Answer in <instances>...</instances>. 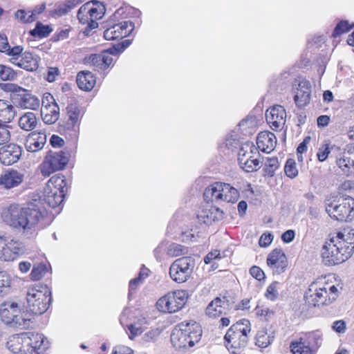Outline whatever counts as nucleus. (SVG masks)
<instances>
[{
  "mask_svg": "<svg viewBox=\"0 0 354 354\" xmlns=\"http://www.w3.org/2000/svg\"><path fill=\"white\" fill-rule=\"evenodd\" d=\"M41 201L30 203L27 207L18 204H10L4 207L1 213L3 222L12 229L28 238H34L37 235V227L42 218Z\"/></svg>",
  "mask_w": 354,
  "mask_h": 354,
  "instance_id": "1",
  "label": "nucleus"
},
{
  "mask_svg": "<svg viewBox=\"0 0 354 354\" xmlns=\"http://www.w3.org/2000/svg\"><path fill=\"white\" fill-rule=\"evenodd\" d=\"M354 252V230H344L337 232L323 246L322 256L326 265H335L344 262Z\"/></svg>",
  "mask_w": 354,
  "mask_h": 354,
  "instance_id": "2",
  "label": "nucleus"
},
{
  "mask_svg": "<svg viewBox=\"0 0 354 354\" xmlns=\"http://www.w3.org/2000/svg\"><path fill=\"white\" fill-rule=\"evenodd\" d=\"M339 295L337 288L335 285L328 284L320 286L318 283H312L304 297L306 303L313 307L328 306L337 299Z\"/></svg>",
  "mask_w": 354,
  "mask_h": 354,
  "instance_id": "3",
  "label": "nucleus"
},
{
  "mask_svg": "<svg viewBox=\"0 0 354 354\" xmlns=\"http://www.w3.org/2000/svg\"><path fill=\"white\" fill-rule=\"evenodd\" d=\"M26 315L21 312L18 303L15 301L6 300L0 304V318L6 325L21 329L28 328L31 319L26 317Z\"/></svg>",
  "mask_w": 354,
  "mask_h": 354,
  "instance_id": "4",
  "label": "nucleus"
},
{
  "mask_svg": "<svg viewBox=\"0 0 354 354\" xmlns=\"http://www.w3.org/2000/svg\"><path fill=\"white\" fill-rule=\"evenodd\" d=\"M26 300L29 310L40 315L47 310L51 302V292L47 286L36 285L28 289Z\"/></svg>",
  "mask_w": 354,
  "mask_h": 354,
  "instance_id": "5",
  "label": "nucleus"
},
{
  "mask_svg": "<svg viewBox=\"0 0 354 354\" xmlns=\"http://www.w3.org/2000/svg\"><path fill=\"white\" fill-rule=\"evenodd\" d=\"M203 197L207 202L233 203L239 199V192L228 183L216 182L205 189Z\"/></svg>",
  "mask_w": 354,
  "mask_h": 354,
  "instance_id": "6",
  "label": "nucleus"
},
{
  "mask_svg": "<svg viewBox=\"0 0 354 354\" xmlns=\"http://www.w3.org/2000/svg\"><path fill=\"white\" fill-rule=\"evenodd\" d=\"M251 331V325L249 320L243 319L231 326L225 335L224 339L226 347L232 348H245L248 342V334Z\"/></svg>",
  "mask_w": 354,
  "mask_h": 354,
  "instance_id": "7",
  "label": "nucleus"
},
{
  "mask_svg": "<svg viewBox=\"0 0 354 354\" xmlns=\"http://www.w3.org/2000/svg\"><path fill=\"white\" fill-rule=\"evenodd\" d=\"M326 211L337 221H352L354 218V198L351 196L342 198L337 203L327 205Z\"/></svg>",
  "mask_w": 354,
  "mask_h": 354,
  "instance_id": "8",
  "label": "nucleus"
},
{
  "mask_svg": "<svg viewBox=\"0 0 354 354\" xmlns=\"http://www.w3.org/2000/svg\"><path fill=\"white\" fill-rule=\"evenodd\" d=\"M187 298V293L185 290H178L168 292L160 298L156 303V306L162 312L176 313L185 306Z\"/></svg>",
  "mask_w": 354,
  "mask_h": 354,
  "instance_id": "9",
  "label": "nucleus"
},
{
  "mask_svg": "<svg viewBox=\"0 0 354 354\" xmlns=\"http://www.w3.org/2000/svg\"><path fill=\"white\" fill-rule=\"evenodd\" d=\"M24 252L23 243L11 236L0 232V259L13 261Z\"/></svg>",
  "mask_w": 354,
  "mask_h": 354,
  "instance_id": "10",
  "label": "nucleus"
},
{
  "mask_svg": "<svg viewBox=\"0 0 354 354\" xmlns=\"http://www.w3.org/2000/svg\"><path fill=\"white\" fill-rule=\"evenodd\" d=\"M195 267V259L192 257H183L176 259L170 266L169 276L177 283L185 282Z\"/></svg>",
  "mask_w": 354,
  "mask_h": 354,
  "instance_id": "11",
  "label": "nucleus"
},
{
  "mask_svg": "<svg viewBox=\"0 0 354 354\" xmlns=\"http://www.w3.org/2000/svg\"><path fill=\"white\" fill-rule=\"evenodd\" d=\"M68 162V157L65 152H51L41 165V172L44 176H49L52 173L63 169Z\"/></svg>",
  "mask_w": 354,
  "mask_h": 354,
  "instance_id": "12",
  "label": "nucleus"
},
{
  "mask_svg": "<svg viewBox=\"0 0 354 354\" xmlns=\"http://www.w3.org/2000/svg\"><path fill=\"white\" fill-rule=\"evenodd\" d=\"M27 354H41L48 347L49 342L43 335L37 333H24Z\"/></svg>",
  "mask_w": 354,
  "mask_h": 354,
  "instance_id": "13",
  "label": "nucleus"
},
{
  "mask_svg": "<svg viewBox=\"0 0 354 354\" xmlns=\"http://www.w3.org/2000/svg\"><path fill=\"white\" fill-rule=\"evenodd\" d=\"M266 119L272 130L280 131L286 124V109L281 105L271 106L266 112Z\"/></svg>",
  "mask_w": 354,
  "mask_h": 354,
  "instance_id": "14",
  "label": "nucleus"
},
{
  "mask_svg": "<svg viewBox=\"0 0 354 354\" xmlns=\"http://www.w3.org/2000/svg\"><path fill=\"white\" fill-rule=\"evenodd\" d=\"M134 29V24L130 21H124L113 24L104 32V37L106 40L122 39L129 35Z\"/></svg>",
  "mask_w": 354,
  "mask_h": 354,
  "instance_id": "15",
  "label": "nucleus"
},
{
  "mask_svg": "<svg viewBox=\"0 0 354 354\" xmlns=\"http://www.w3.org/2000/svg\"><path fill=\"white\" fill-rule=\"evenodd\" d=\"M266 263L274 274H280L285 272L288 267V259L281 249L276 248L268 254Z\"/></svg>",
  "mask_w": 354,
  "mask_h": 354,
  "instance_id": "16",
  "label": "nucleus"
},
{
  "mask_svg": "<svg viewBox=\"0 0 354 354\" xmlns=\"http://www.w3.org/2000/svg\"><path fill=\"white\" fill-rule=\"evenodd\" d=\"M233 302H230L226 297H216L206 308V314L209 317H218L223 314H226V311L231 308Z\"/></svg>",
  "mask_w": 354,
  "mask_h": 354,
  "instance_id": "17",
  "label": "nucleus"
},
{
  "mask_svg": "<svg viewBox=\"0 0 354 354\" xmlns=\"http://www.w3.org/2000/svg\"><path fill=\"white\" fill-rule=\"evenodd\" d=\"M22 148L15 144H10L0 149V161L5 165H12L19 160Z\"/></svg>",
  "mask_w": 354,
  "mask_h": 354,
  "instance_id": "18",
  "label": "nucleus"
},
{
  "mask_svg": "<svg viewBox=\"0 0 354 354\" xmlns=\"http://www.w3.org/2000/svg\"><path fill=\"white\" fill-rule=\"evenodd\" d=\"M24 180V173L14 169L7 170L0 176V186L7 189H11L19 186Z\"/></svg>",
  "mask_w": 354,
  "mask_h": 354,
  "instance_id": "19",
  "label": "nucleus"
},
{
  "mask_svg": "<svg viewBox=\"0 0 354 354\" xmlns=\"http://www.w3.org/2000/svg\"><path fill=\"white\" fill-rule=\"evenodd\" d=\"M118 50L116 48H110L100 54L91 55L89 57L90 63L96 67L97 70H106L113 62L111 55Z\"/></svg>",
  "mask_w": 354,
  "mask_h": 354,
  "instance_id": "20",
  "label": "nucleus"
},
{
  "mask_svg": "<svg viewBox=\"0 0 354 354\" xmlns=\"http://www.w3.org/2000/svg\"><path fill=\"white\" fill-rule=\"evenodd\" d=\"M187 326V324H184L183 322L180 323L174 328L171 334V342L176 348H185L189 345Z\"/></svg>",
  "mask_w": 354,
  "mask_h": 354,
  "instance_id": "21",
  "label": "nucleus"
},
{
  "mask_svg": "<svg viewBox=\"0 0 354 354\" xmlns=\"http://www.w3.org/2000/svg\"><path fill=\"white\" fill-rule=\"evenodd\" d=\"M310 83L306 80H301L298 84L297 93L295 95V102L298 107H304L310 102Z\"/></svg>",
  "mask_w": 354,
  "mask_h": 354,
  "instance_id": "22",
  "label": "nucleus"
},
{
  "mask_svg": "<svg viewBox=\"0 0 354 354\" xmlns=\"http://www.w3.org/2000/svg\"><path fill=\"white\" fill-rule=\"evenodd\" d=\"M17 59L14 62L12 57L10 58V61L12 64L18 66L19 67L24 68L26 71H32L38 68V62L32 54L30 52H21L18 56H16Z\"/></svg>",
  "mask_w": 354,
  "mask_h": 354,
  "instance_id": "23",
  "label": "nucleus"
},
{
  "mask_svg": "<svg viewBox=\"0 0 354 354\" xmlns=\"http://www.w3.org/2000/svg\"><path fill=\"white\" fill-rule=\"evenodd\" d=\"M13 99L18 106L24 109L37 110L40 105L39 98L22 90V93L14 94Z\"/></svg>",
  "mask_w": 354,
  "mask_h": 354,
  "instance_id": "24",
  "label": "nucleus"
},
{
  "mask_svg": "<svg viewBox=\"0 0 354 354\" xmlns=\"http://www.w3.org/2000/svg\"><path fill=\"white\" fill-rule=\"evenodd\" d=\"M336 166L341 170L343 174L349 176L354 174V167L344 149L339 147V151L335 156Z\"/></svg>",
  "mask_w": 354,
  "mask_h": 354,
  "instance_id": "25",
  "label": "nucleus"
},
{
  "mask_svg": "<svg viewBox=\"0 0 354 354\" xmlns=\"http://www.w3.org/2000/svg\"><path fill=\"white\" fill-rule=\"evenodd\" d=\"M46 142V135L41 132H32L29 134L26 142V148L28 151L36 152L43 149Z\"/></svg>",
  "mask_w": 354,
  "mask_h": 354,
  "instance_id": "26",
  "label": "nucleus"
},
{
  "mask_svg": "<svg viewBox=\"0 0 354 354\" xmlns=\"http://www.w3.org/2000/svg\"><path fill=\"white\" fill-rule=\"evenodd\" d=\"M277 139L273 133L269 131L260 132L257 138L258 148L262 151L269 153L272 151L276 145Z\"/></svg>",
  "mask_w": 354,
  "mask_h": 354,
  "instance_id": "27",
  "label": "nucleus"
},
{
  "mask_svg": "<svg viewBox=\"0 0 354 354\" xmlns=\"http://www.w3.org/2000/svg\"><path fill=\"white\" fill-rule=\"evenodd\" d=\"M65 196L64 191H58L57 189H51L50 187H45L44 192V201L51 207L59 206L63 201Z\"/></svg>",
  "mask_w": 354,
  "mask_h": 354,
  "instance_id": "28",
  "label": "nucleus"
},
{
  "mask_svg": "<svg viewBox=\"0 0 354 354\" xmlns=\"http://www.w3.org/2000/svg\"><path fill=\"white\" fill-rule=\"evenodd\" d=\"M259 152L258 148L252 142H245L241 143L238 153V161L239 163L244 161L245 163L246 159L254 158V156H259Z\"/></svg>",
  "mask_w": 354,
  "mask_h": 354,
  "instance_id": "29",
  "label": "nucleus"
},
{
  "mask_svg": "<svg viewBox=\"0 0 354 354\" xmlns=\"http://www.w3.org/2000/svg\"><path fill=\"white\" fill-rule=\"evenodd\" d=\"M306 341L310 348L315 354L323 342V334L319 330H316L305 333L301 336Z\"/></svg>",
  "mask_w": 354,
  "mask_h": 354,
  "instance_id": "30",
  "label": "nucleus"
},
{
  "mask_svg": "<svg viewBox=\"0 0 354 354\" xmlns=\"http://www.w3.org/2000/svg\"><path fill=\"white\" fill-rule=\"evenodd\" d=\"M184 324H187V330L188 333L187 337H189V346H194L196 342H198L202 335V329L198 323L194 321H185L183 322Z\"/></svg>",
  "mask_w": 354,
  "mask_h": 354,
  "instance_id": "31",
  "label": "nucleus"
},
{
  "mask_svg": "<svg viewBox=\"0 0 354 354\" xmlns=\"http://www.w3.org/2000/svg\"><path fill=\"white\" fill-rule=\"evenodd\" d=\"M76 82L81 90L90 91L95 86V77L90 71H81L77 75Z\"/></svg>",
  "mask_w": 354,
  "mask_h": 354,
  "instance_id": "32",
  "label": "nucleus"
},
{
  "mask_svg": "<svg viewBox=\"0 0 354 354\" xmlns=\"http://www.w3.org/2000/svg\"><path fill=\"white\" fill-rule=\"evenodd\" d=\"M41 115L43 121L46 124H54L59 119V107L57 104L48 105V106L46 107H41Z\"/></svg>",
  "mask_w": 354,
  "mask_h": 354,
  "instance_id": "33",
  "label": "nucleus"
},
{
  "mask_svg": "<svg viewBox=\"0 0 354 354\" xmlns=\"http://www.w3.org/2000/svg\"><path fill=\"white\" fill-rule=\"evenodd\" d=\"M24 50L21 46H15L12 48L10 47L7 36L1 33L0 34V52L5 53L6 55L12 57L14 62L17 59L16 56H18Z\"/></svg>",
  "mask_w": 354,
  "mask_h": 354,
  "instance_id": "34",
  "label": "nucleus"
},
{
  "mask_svg": "<svg viewBox=\"0 0 354 354\" xmlns=\"http://www.w3.org/2000/svg\"><path fill=\"white\" fill-rule=\"evenodd\" d=\"M7 346L8 349L13 353L16 354H27L25 346V338L24 333L12 337L8 342Z\"/></svg>",
  "mask_w": 354,
  "mask_h": 354,
  "instance_id": "35",
  "label": "nucleus"
},
{
  "mask_svg": "<svg viewBox=\"0 0 354 354\" xmlns=\"http://www.w3.org/2000/svg\"><path fill=\"white\" fill-rule=\"evenodd\" d=\"M223 212L218 208L211 207L209 209H203L198 215V218L207 225H210L213 221H218L222 218Z\"/></svg>",
  "mask_w": 354,
  "mask_h": 354,
  "instance_id": "36",
  "label": "nucleus"
},
{
  "mask_svg": "<svg viewBox=\"0 0 354 354\" xmlns=\"http://www.w3.org/2000/svg\"><path fill=\"white\" fill-rule=\"evenodd\" d=\"M17 112L10 103L0 100V122L8 123L15 117Z\"/></svg>",
  "mask_w": 354,
  "mask_h": 354,
  "instance_id": "37",
  "label": "nucleus"
},
{
  "mask_svg": "<svg viewBox=\"0 0 354 354\" xmlns=\"http://www.w3.org/2000/svg\"><path fill=\"white\" fill-rule=\"evenodd\" d=\"M339 151V147L336 145H330L328 142L325 141L318 149L317 157L320 162H324L332 153L331 158H335L337 151Z\"/></svg>",
  "mask_w": 354,
  "mask_h": 354,
  "instance_id": "38",
  "label": "nucleus"
},
{
  "mask_svg": "<svg viewBox=\"0 0 354 354\" xmlns=\"http://www.w3.org/2000/svg\"><path fill=\"white\" fill-rule=\"evenodd\" d=\"M37 124L36 115L32 112L25 113L19 120V127L25 131H31L35 129Z\"/></svg>",
  "mask_w": 354,
  "mask_h": 354,
  "instance_id": "39",
  "label": "nucleus"
},
{
  "mask_svg": "<svg viewBox=\"0 0 354 354\" xmlns=\"http://www.w3.org/2000/svg\"><path fill=\"white\" fill-rule=\"evenodd\" d=\"M302 337L290 343V348L292 354H315Z\"/></svg>",
  "mask_w": 354,
  "mask_h": 354,
  "instance_id": "40",
  "label": "nucleus"
},
{
  "mask_svg": "<svg viewBox=\"0 0 354 354\" xmlns=\"http://www.w3.org/2000/svg\"><path fill=\"white\" fill-rule=\"evenodd\" d=\"M66 111L68 116L67 122L68 129H72L79 122L80 109L76 104H70L67 106Z\"/></svg>",
  "mask_w": 354,
  "mask_h": 354,
  "instance_id": "41",
  "label": "nucleus"
},
{
  "mask_svg": "<svg viewBox=\"0 0 354 354\" xmlns=\"http://www.w3.org/2000/svg\"><path fill=\"white\" fill-rule=\"evenodd\" d=\"M77 17L81 24H87V26L83 31V33L86 36L89 35L91 30L96 28L98 26V23L91 19V17L89 16V14L84 12L83 13V12H80V8L77 12Z\"/></svg>",
  "mask_w": 354,
  "mask_h": 354,
  "instance_id": "42",
  "label": "nucleus"
},
{
  "mask_svg": "<svg viewBox=\"0 0 354 354\" xmlns=\"http://www.w3.org/2000/svg\"><path fill=\"white\" fill-rule=\"evenodd\" d=\"M46 187L51 188V189H57L58 191H64L66 194L67 192L66 182L63 176L55 175L52 176L46 184Z\"/></svg>",
  "mask_w": 354,
  "mask_h": 354,
  "instance_id": "43",
  "label": "nucleus"
},
{
  "mask_svg": "<svg viewBox=\"0 0 354 354\" xmlns=\"http://www.w3.org/2000/svg\"><path fill=\"white\" fill-rule=\"evenodd\" d=\"M239 126L243 134H252L257 126L256 118L254 116L247 117L239 122Z\"/></svg>",
  "mask_w": 354,
  "mask_h": 354,
  "instance_id": "44",
  "label": "nucleus"
},
{
  "mask_svg": "<svg viewBox=\"0 0 354 354\" xmlns=\"http://www.w3.org/2000/svg\"><path fill=\"white\" fill-rule=\"evenodd\" d=\"M12 279L6 271H0V295H8L10 292Z\"/></svg>",
  "mask_w": 354,
  "mask_h": 354,
  "instance_id": "45",
  "label": "nucleus"
},
{
  "mask_svg": "<svg viewBox=\"0 0 354 354\" xmlns=\"http://www.w3.org/2000/svg\"><path fill=\"white\" fill-rule=\"evenodd\" d=\"M274 337L268 334L265 330H259L256 335V345L261 348L268 347L273 341Z\"/></svg>",
  "mask_w": 354,
  "mask_h": 354,
  "instance_id": "46",
  "label": "nucleus"
},
{
  "mask_svg": "<svg viewBox=\"0 0 354 354\" xmlns=\"http://www.w3.org/2000/svg\"><path fill=\"white\" fill-rule=\"evenodd\" d=\"M88 13L89 16L95 21L101 19L103 15V9L99 10L97 8L91 6V2H87L80 7V12Z\"/></svg>",
  "mask_w": 354,
  "mask_h": 354,
  "instance_id": "47",
  "label": "nucleus"
},
{
  "mask_svg": "<svg viewBox=\"0 0 354 354\" xmlns=\"http://www.w3.org/2000/svg\"><path fill=\"white\" fill-rule=\"evenodd\" d=\"M246 162L244 161L239 163L240 167L246 172H252L258 170L260 168V161L258 156H254L250 159H246Z\"/></svg>",
  "mask_w": 354,
  "mask_h": 354,
  "instance_id": "48",
  "label": "nucleus"
},
{
  "mask_svg": "<svg viewBox=\"0 0 354 354\" xmlns=\"http://www.w3.org/2000/svg\"><path fill=\"white\" fill-rule=\"evenodd\" d=\"M51 29L48 26H44L40 22H37L34 29L30 31V33L33 37H38L39 38L47 37L51 32Z\"/></svg>",
  "mask_w": 354,
  "mask_h": 354,
  "instance_id": "49",
  "label": "nucleus"
},
{
  "mask_svg": "<svg viewBox=\"0 0 354 354\" xmlns=\"http://www.w3.org/2000/svg\"><path fill=\"white\" fill-rule=\"evenodd\" d=\"M188 254V248L184 245L172 243L168 248V254L172 257H178Z\"/></svg>",
  "mask_w": 354,
  "mask_h": 354,
  "instance_id": "50",
  "label": "nucleus"
},
{
  "mask_svg": "<svg viewBox=\"0 0 354 354\" xmlns=\"http://www.w3.org/2000/svg\"><path fill=\"white\" fill-rule=\"evenodd\" d=\"M16 77V73L9 66L0 64V79L3 81H11Z\"/></svg>",
  "mask_w": 354,
  "mask_h": 354,
  "instance_id": "51",
  "label": "nucleus"
},
{
  "mask_svg": "<svg viewBox=\"0 0 354 354\" xmlns=\"http://www.w3.org/2000/svg\"><path fill=\"white\" fill-rule=\"evenodd\" d=\"M284 171L286 176L290 178H294L298 174L296 162L293 159H288L284 167Z\"/></svg>",
  "mask_w": 354,
  "mask_h": 354,
  "instance_id": "52",
  "label": "nucleus"
},
{
  "mask_svg": "<svg viewBox=\"0 0 354 354\" xmlns=\"http://www.w3.org/2000/svg\"><path fill=\"white\" fill-rule=\"evenodd\" d=\"M353 25L350 26L347 21H342L338 23L333 32V37H337L342 33L349 31Z\"/></svg>",
  "mask_w": 354,
  "mask_h": 354,
  "instance_id": "53",
  "label": "nucleus"
},
{
  "mask_svg": "<svg viewBox=\"0 0 354 354\" xmlns=\"http://www.w3.org/2000/svg\"><path fill=\"white\" fill-rule=\"evenodd\" d=\"M279 283L277 281L272 282L267 288L266 292V297L272 301H274L279 295L278 289H279Z\"/></svg>",
  "mask_w": 354,
  "mask_h": 354,
  "instance_id": "54",
  "label": "nucleus"
},
{
  "mask_svg": "<svg viewBox=\"0 0 354 354\" xmlns=\"http://www.w3.org/2000/svg\"><path fill=\"white\" fill-rule=\"evenodd\" d=\"M265 165L266 173L271 176H273L274 171L279 167L278 158L276 157L268 158Z\"/></svg>",
  "mask_w": 354,
  "mask_h": 354,
  "instance_id": "55",
  "label": "nucleus"
},
{
  "mask_svg": "<svg viewBox=\"0 0 354 354\" xmlns=\"http://www.w3.org/2000/svg\"><path fill=\"white\" fill-rule=\"evenodd\" d=\"M80 3L81 0H68L66 4L59 7L57 12L60 15H64Z\"/></svg>",
  "mask_w": 354,
  "mask_h": 354,
  "instance_id": "56",
  "label": "nucleus"
},
{
  "mask_svg": "<svg viewBox=\"0 0 354 354\" xmlns=\"http://www.w3.org/2000/svg\"><path fill=\"white\" fill-rule=\"evenodd\" d=\"M160 333L161 330L159 328H153L144 334L142 339L145 342L155 341Z\"/></svg>",
  "mask_w": 354,
  "mask_h": 354,
  "instance_id": "57",
  "label": "nucleus"
},
{
  "mask_svg": "<svg viewBox=\"0 0 354 354\" xmlns=\"http://www.w3.org/2000/svg\"><path fill=\"white\" fill-rule=\"evenodd\" d=\"M46 267L44 265H38L37 267L34 266L30 276L31 279L34 281L40 279L45 273Z\"/></svg>",
  "mask_w": 354,
  "mask_h": 354,
  "instance_id": "58",
  "label": "nucleus"
},
{
  "mask_svg": "<svg viewBox=\"0 0 354 354\" xmlns=\"http://www.w3.org/2000/svg\"><path fill=\"white\" fill-rule=\"evenodd\" d=\"M26 12L24 10H19L16 12V17L24 23H30L35 20V12H32L31 15L26 17Z\"/></svg>",
  "mask_w": 354,
  "mask_h": 354,
  "instance_id": "59",
  "label": "nucleus"
},
{
  "mask_svg": "<svg viewBox=\"0 0 354 354\" xmlns=\"http://www.w3.org/2000/svg\"><path fill=\"white\" fill-rule=\"evenodd\" d=\"M8 126L0 125V145L7 143L10 139V133Z\"/></svg>",
  "mask_w": 354,
  "mask_h": 354,
  "instance_id": "60",
  "label": "nucleus"
},
{
  "mask_svg": "<svg viewBox=\"0 0 354 354\" xmlns=\"http://www.w3.org/2000/svg\"><path fill=\"white\" fill-rule=\"evenodd\" d=\"M274 236L271 233L263 234L259 241L261 247L266 248L272 243Z\"/></svg>",
  "mask_w": 354,
  "mask_h": 354,
  "instance_id": "61",
  "label": "nucleus"
},
{
  "mask_svg": "<svg viewBox=\"0 0 354 354\" xmlns=\"http://www.w3.org/2000/svg\"><path fill=\"white\" fill-rule=\"evenodd\" d=\"M225 144V147L232 151L238 147H240V145H241L240 144L239 140L237 138H234L232 136L226 138Z\"/></svg>",
  "mask_w": 354,
  "mask_h": 354,
  "instance_id": "62",
  "label": "nucleus"
},
{
  "mask_svg": "<svg viewBox=\"0 0 354 354\" xmlns=\"http://www.w3.org/2000/svg\"><path fill=\"white\" fill-rule=\"evenodd\" d=\"M250 273L254 278L259 281H261L265 277L263 271L258 266H252L250 270Z\"/></svg>",
  "mask_w": 354,
  "mask_h": 354,
  "instance_id": "63",
  "label": "nucleus"
},
{
  "mask_svg": "<svg viewBox=\"0 0 354 354\" xmlns=\"http://www.w3.org/2000/svg\"><path fill=\"white\" fill-rule=\"evenodd\" d=\"M133 351L131 348L126 346H115L112 354H133Z\"/></svg>",
  "mask_w": 354,
  "mask_h": 354,
  "instance_id": "64",
  "label": "nucleus"
}]
</instances>
